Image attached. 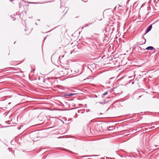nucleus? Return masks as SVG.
<instances>
[{"label":"nucleus","instance_id":"f257e3e1","mask_svg":"<svg viewBox=\"0 0 159 159\" xmlns=\"http://www.w3.org/2000/svg\"><path fill=\"white\" fill-rule=\"evenodd\" d=\"M54 81L53 79L52 78H48L44 80L43 82L45 85L48 87L52 85L53 82Z\"/></svg>","mask_w":159,"mask_h":159},{"label":"nucleus","instance_id":"f03ea898","mask_svg":"<svg viewBox=\"0 0 159 159\" xmlns=\"http://www.w3.org/2000/svg\"><path fill=\"white\" fill-rule=\"evenodd\" d=\"M113 29L112 26H108L106 28L105 31L108 32V34H111L113 32Z\"/></svg>","mask_w":159,"mask_h":159},{"label":"nucleus","instance_id":"7ed1b4c3","mask_svg":"<svg viewBox=\"0 0 159 159\" xmlns=\"http://www.w3.org/2000/svg\"><path fill=\"white\" fill-rule=\"evenodd\" d=\"M145 127H148V128H145V131H149L150 130L152 129L153 128H154L155 127L154 126H150V124H146L144 126Z\"/></svg>","mask_w":159,"mask_h":159},{"label":"nucleus","instance_id":"20e7f679","mask_svg":"<svg viewBox=\"0 0 159 159\" xmlns=\"http://www.w3.org/2000/svg\"><path fill=\"white\" fill-rule=\"evenodd\" d=\"M74 94L72 93H66L65 94H64L63 96L64 97L67 98L69 96H71L72 95H74Z\"/></svg>","mask_w":159,"mask_h":159},{"label":"nucleus","instance_id":"39448f33","mask_svg":"<svg viewBox=\"0 0 159 159\" xmlns=\"http://www.w3.org/2000/svg\"><path fill=\"white\" fill-rule=\"evenodd\" d=\"M152 25H150L149 27L147 29L146 31V33H147L148 32H149V31L151 30L152 28Z\"/></svg>","mask_w":159,"mask_h":159},{"label":"nucleus","instance_id":"423d86ee","mask_svg":"<svg viewBox=\"0 0 159 159\" xmlns=\"http://www.w3.org/2000/svg\"><path fill=\"white\" fill-rule=\"evenodd\" d=\"M154 49V48L152 46H149L147 47L146 49L147 50H152Z\"/></svg>","mask_w":159,"mask_h":159},{"label":"nucleus","instance_id":"0eeeda50","mask_svg":"<svg viewBox=\"0 0 159 159\" xmlns=\"http://www.w3.org/2000/svg\"><path fill=\"white\" fill-rule=\"evenodd\" d=\"M107 102H108V101H106L104 100L103 102H99V103L100 104H106V103H107Z\"/></svg>","mask_w":159,"mask_h":159},{"label":"nucleus","instance_id":"6e6552de","mask_svg":"<svg viewBox=\"0 0 159 159\" xmlns=\"http://www.w3.org/2000/svg\"><path fill=\"white\" fill-rule=\"evenodd\" d=\"M91 43L92 45L94 48H96V45L94 42H92Z\"/></svg>","mask_w":159,"mask_h":159},{"label":"nucleus","instance_id":"1a4fd4ad","mask_svg":"<svg viewBox=\"0 0 159 159\" xmlns=\"http://www.w3.org/2000/svg\"><path fill=\"white\" fill-rule=\"evenodd\" d=\"M115 78L114 77H113L110 78L109 80H108L107 82L108 83V84H110L111 82L110 80L114 79Z\"/></svg>","mask_w":159,"mask_h":159},{"label":"nucleus","instance_id":"9d476101","mask_svg":"<svg viewBox=\"0 0 159 159\" xmlns=\"http://www.w3.org/2000/svg\"><path fill=\"white\" fill-rule=\"evenodd\" d=\"M108 93V92L106 91L105 92L102 94V95L105 96Z\"/></svg>","mask_w":159,"mask_h":159},{"label":"nucleus","instance_id":"9b49d317","mask_svg":"<svg viewBox=\"0 0 159 159\" xmlns=\"http://www.w3.org/2000/svg\"><path fill=\"white\" fill-rule=\"evenodd\" d=\"M64 55H63L62 56H60L59 57V61H60V60H61V58H63V57H64Z\"/></svg>","mask_w":159,"mask_h":159},{"label":"nucleus","instance_id":"f8f14e48","mask_svg":"<svg viewBox=\"0 0 159 159\" xmlns=\"http://www.w3.org/2000/svg\"><path fill=\"white\" fill-rule=\"evenodd\" d=\"M150 124V126H154V125H155V123H152Z\"/></svg>","mask_w":159,"mask_h":159},{"label":"nucleus","instance_id":"ddd939ff","mask_svg":"<svg viewBox=\"0 0 159 159\" xmlns=\"http://www.w3.org/2000/svg\"><path fill=\"white\" fill-rule=\"evenodd\" d=\"M12 20H16V18H14V17H13L12 18Z\"/></svg>","mask_w":159,"mask_h":159},{"label":"nucleus","instance_id":"4468645a","mask_svg":"<svg viewBox=\"0 0 159 159\" xmlns=\"http://www.w3.org/2000/svg\"><path fill=\"white\" fill-rule=\"evenodd\" d=\"M143 38L144 39V40H145V42H144V44L145 43H146V39L144 38V37H143Z\"/></svg>","mask_w":159,"mask_h":159},{"label":"nucleus","instance_id":"2eb2a0df","mask_svg":"<svg viewBox=\"0 0 159 159\" xmlns=\"http://www.w3.org/2000/svg\"><path fill=\"white\" fill-rule=\"evenodd\" d=\"M69 152H70V153H74V152H73L70 151Z\"/></svg>","mask_w":159,"mask_h":159},{"label":"nucleus","instance_id":"dca6fc26","mask_svg":"<svg viewBox=\"0 0 159 159\" xmlns=\"http://www.w3.org/2000/svg\"><path fill=\"white\" fill-rule=\"evenodd\" d=\"M89 26V25H85L84 26L85 27H86L87 26Z\"/></svg>","mask_w":159,"mask_h":159},{"label":"nucleus","instance_id":"f3484780","mask_svg":"<svg viewBox=\"0 0 159 159\" xmlns=\"http://www.w3.org/2000/svg\"><path fill=\"white\" fill-rule=\"evenodd\" d=\"M91 156H85V157H91Z\"/></svg>","mask_w":159,"mask_h":159},{"label":"nucleus","instance_id":"a211bd4d","mask_svg":"<svg viewBox=\"0 0 159 159\" xmlns=\"http://www.w3.org/2000/svg\"><path fill=\"white\" fill-rule=\"evenodd\" d=\"M111 127H112V126H111V127L109 126V128H111Z\"/></svg>","mask_w":159,"mask_h":159},{"label":"nucleus","instance_id":"6ab92c4d","mask_svg":"<svg viewBox=\"0 0 159 159\" xmlns=\"http://www.w3.org/2000/svg\"><path fill=\"white\" fill-rule=\"evenodd\" d=\"M13 0H10V1L11 2V1H13Z\"/></svg>","mask_w":159,"mask_h":159},{"label":"nucleus","instance_id":"aec40b11","mask_svg":"<svg viewBox=\"0 0 159 159\" xmlns=\"http://www.w3.org/2000/svg\"><path fill=\"white\" fill-rule=\"evenodd\" d=\"M159 149V148H157V149H155L154 150H156V149Z\"/></svg>","mask_w":159,"mask_h":159},{"label":"nucleus","instance_id":"412c9836","mask_svg":"<svg viewBox=\"0 0 159 159\" xmlns=\"http://www.w3.org/2000/svg\"><path fill=\"white\" fill-rule=\"evenodd\" d=\"M134 82H132V84H134Z\"/></svg>","mask_w":159,"mask_h":159},{"label":"nucleus","instance_id":"4be33fe9","mask_svg":"<svg viewBox=\"0 0 159 159\" xmlns=\"http://www.w3.org/2000/svg\"><path fill=\"white\" fill-rule=\"evenodd\" d=\"M10 103H8V104H10Z\"/></svg>","mask_w":159,"mask_h":159},{"label":"nucleus","instance_id":"5701e85b","mask_svg":"<svg viewBox=\"0 0 159 159\" xmlns=\"http://www.w3.org/2000/svg\"><path fill=\"white\" fill-rule=\"evenodd\" d=\"M35 24L37 25V24H36V23H35Z\"/></svg>","mask_w":159,"mask_h":159}]
</instances>
